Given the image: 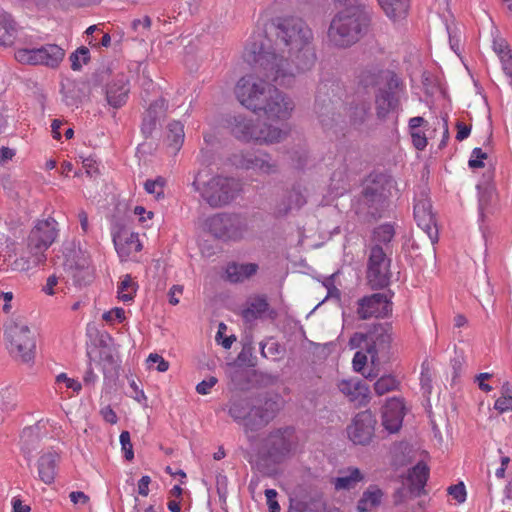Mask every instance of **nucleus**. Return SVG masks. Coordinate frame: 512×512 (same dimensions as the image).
<instances>
[{
    "instance_id": "56",
    "label": "nucleus",
    "mask_w": 512,
    "mask_h": 512,
    "mask_svg": "<svg viewBox=\"0 0 512 512\" xmlns=\"http://www.w3.org/2000/svg\"><path fill=\"white\" fill-rule=\"evenodd\" d=\"M56 383H64L67 388L72 389L74 392L81 390V383L75 379L69 378L65 373H61L56 377Z\"/></svg>"
},
{
    "instance_id": "47",
    "label": "nucleus",
    "mask_w": 512,
    "mask_h": 512,
    "mask_svg": "<svg viewBox=\"0 0 512 512\" xmlns=\"http://www.w3.org/2000/svg\"><path fill=\"white\" fill-rule=\"evenodd\" d=\"M164 185L165 179L159 176L154 180H146L144 183V189L147 193L153 194L156 199H160L164 196Z\"/></svg>"
},
{
    "instance_id": "5",
    "label": "nucleus",
    "mask_w": 512,
    "mask_h": 512,
    "mask_svg": "<svg viewBox=\"0 0 512 512\" xmlns=\"http://www.w3.org/2000/svg\"><path fill=\"white\" fill-rule=\"evenodd\" d=\"M393 341V327L391 323H375L368 330L354 333L348 342L350 349L364 348L369 354L372 363L381 358H388Z\"/></svg>"
},
{
    "instance_id": "37",
    "label": "nucleus",
    "mask_w": 512,
    "mask_h": 512,
    "mask_svg": "<svg viewBox=\"0 0 512 512\" xmlns=\"http://www.w3.org/2000/svg\"><path fill=\"white\" fill-rule=\"evenodd\" d=\"M251 404L246 399H237L234 400L230 406L228 413L233 418L234 421L241 424L243 427L245 425V421L247 420L249 410Z\"/></svg>"
},
{
    "instance_id": "61",
    "label": "nucleus",
    "mask_w": 512,
    "mask_h": 512,
    "mask_svg": "<svg viewBox=\"0 0 512 512\" xmlns=\"http://www.w3.org/2000/svg\"><path fill=\"white\" fill-rule=\"evenodd\" d=\"M493 50L498 55L499 58L504 56V54L509 53L511 50L508 48V44L505 40H495L493 42Z\"/></svg>"
},
{
    "instance_id": "9",
    "label": "nucleus",
    "mask_w": 512,
    "mask_h": 512,
    "mask_svg": "<svg viewBox=\"0 0 512 512\" xmlns=\"http://www.w3.org/2000/svg\"><path fill=\"white\" fill-rule=\"evenodd\" d=\"M205 228L222 242H239L249 230L248 220L244 215L229 212L211 215L205 220Z\"/></svg>"
},
{
    "instance_id": "17",
    "label": "nucleus",
    "mask_w": 512,
    "mask_h": 512,
    "mask_svg": "<svg viewBox=\"0 0 512 512\" xmlns=\"http://www.w3.org/2000/svg\"><path fill=\"white\" fill-rule=\"evenodd\" d=\"M105 100L114 110L126 105L130 94V80L124 73H115L105 85Z\"/></svg>"
},
{
    "instance_id": "7",
    "label": "nucleus",
    "mask_w": 512,
    "mask_h": 512,
    "mask_svg": "<svg viewBox=\"0 0 512 512\" xmlns=\"http://www.w3.org/2000/svg\"><path fill=\"white\" fill-rule=\"evenodd\" d=\"M231 133L244 142L254 141L259 144H272L285 139L287 132L277 127L255 123L243 115H235L227 120Z\"/></svg>"
},
{
    "instance_id": "49",
    "label": "nucleus",
    "mask_w": 512,
    "mask_h": 512,
    "mask_svg": "<svg viewBox=\"0 0 512 512\" xmlns=\"http://www.w3.org/2000/svg\"><path fill=\"white\" fill-rule=\"evenodd\" d=\"M121 450L124 453L126 460L131 461L134 458L133 445L131 443L130 433L128 431H122L120 434Z\"/></svg>"
},
{
    "instance_id": "40",
    "label": "nucleus",
    "mask_w": 512,
    "mask_h": 512,
    "mask_svg": "<svg viewBox=\"0 0 512 512\" xmlns=\"http://www.w3.org/2000/svg\"><path fill=\"white\" fill-rule=\"evenodd\" d=\"M39 443V435L37 428L26 427L23 429L21 434V449L22 451L30 455L37 447Z\"/></svg>"
},
{
    "instance_id": "25",
    "label": "nucleus",
    "mask_w": 512,
    "mask_h": 512,
    "mask_svg": "<svg viewBox=\"0 0 512 512\" xmlns=\"http://www.w3.org/2000/svg\"><path fill=\"white\" fill-rule=\"evenodd\" d=\"M337 386L339 391L352 402L361 403L368 393V387L358 378L342 379Z\"/></svg>"
},
{
    "instance_id": "29",
    "label": "nucleus",
    "mask_w": 512,
    "mask_h": 512,
    "mask_svg": "<svg viewBox=\"0 0 512 512\" xmlns=\"http://www.w3.org/2000/svg\"><path fill=\"white\" fill-rule=\"evenodd\" d=\"M340 473L343 475L335 477L331 481L336 491L354 489L364 479L363 473L356 467H348L346 470H341Z\"/></svg>"
},
{
    "instance_id": "15",
    "label": "nucleus",
    "mask_w": 512,
    "mask_h": 512,
    "mask_svg": "<svg viewBox=\"0 0 512 512\" xmlns=\"http://www.w3.org/2000/svg\"><path fill=\"white\" fill-rule=\"evenodd\" d=\"M233 160L236 166L260 174L271 175L279 171L278 162L262 150L240 152L233 156Z\"/></svg>"
},
{
    "instance_id": "24",
    "label": "nucleus",
    "mask_w": 512,
    "mask_h": 512,
    "mask_svg": "<svg viewBox=\"0 0 512 512\" xmlns=\"http://www.w3.org/2000/svg\"><path fill=\"white\" fill-rule=\"evenodd\" d=\"M390 76H398L395 72L379 67L364 69L359 75V83L365 88L380 87L389 82Z\"/></svg>"
},
{
    "instance_id": "55",
    "label": "nucleus",
    "mask_w": 512,
    "mask_h": 512,
    "mask_svg": "<svg viewBox=\"0 0 512 512\" xmlns=\"http://www.w3.org/2000/svg\"><path fill=\"white\" fill-rule=\"evenodd\" d=\"M368 355L369 354H367L366 351L365 352L357 351L354 354V357H353V360H352V364H353V369L356 372H362V370L364 369L365 365L367 364Z\"/></svg>"
},
{
    "instance_id": "10",
    "label": "nucleus",
    "mask_w": 512,
    "mask_h": 512,
    "mask_svg": "<svg viewBox=\"0 0 512 512\" xmlns=\"http://www.w3.org/2000/svg\"><path fill=\"white\" fill-rule=\"evenodd\" d=\"M405 95V84L398 76H390L388 83L375 92V112L377 119L385 121L391 113L402 111L401 99Z\"/></svg>"
},
{
    "instance_id": "36",
    "label": "nucleus",
    "mask_w": 512,
    "mask_h": 512,
    "mask_svg": "<svg viewBox=\"0 0 512 512\" xmlns=\"http://www.w3.org/2000/svg\"><path fill=\"white\" fill-rule=\"evenodd\" d=\"M478 202L479 214L484 219L488 214L492 213L493 204L496 201L495 190L490 185H478Z\"/></svg>"
},
{
    "instance_id": "48",
    "label": "nucleus",
    "mask_w": 512,
    "mask_h": 512,
    "mask_svg": "<svg viewBox=\"0 0 512 512\" xmlns=\"http://www.w3.org/2000/svg\"><path fill=\"white\" fill-rule=\"evenodd\" d=\"M68 274L71 276L73 283L77 286L87 285L93 279L92 268L81 269V271H74Z\"/></svg>"
},
{
    "instance_id": "39",
    "label": "nucleus",
    "mask_w": 512,
    "mask_h": 512,
    "mask_svg": "<svg viewBox=\"0 0 512 512\" xmlns=\"http://www.w3.org/2000/svg\"><path fill=\"white\" fill-rule=\"evenodd\" d=\"M15 34V21L9 15H4L0 21V44L11 45L15 39Z\"/></svg>"
},
{
    "instance_id": "44",
    "label": "nucleus",
    "mask_w": 512,
    "mask_h": 512,
    "mask_svg": "<svg viewBox=\"0 0 512 512\" xmlns=\"http://www.w3.org/2000/svg\"><path fill=\"white\" fill-rule=\"evenodd\" d=\"M136 284L132 281L130 275H125L118 285V298L124 302H128L134 298L136 293Z\"/></svg>"
},
{
    "instance_id": "20",
    "label": "nucleus",
    "mask_w": 512,
    "mask_h": 512,
    "mask_svg": "<svg viewBox=\"0 0 512 512\" xmlns=\"http://www.w3.org/2000/svg\"><path fill=\"white\" fill-rule=\"evenodd\" d=\"M321 90H319V94L316 96L315 100V113L324 129H332L335 127L341 118L339 113L340 102L334 101L329 97L322 96Z\"/></svg>"
},
{
    "instance_id": "35",
    "label": "nucleus",
    "mask_w": 512,
    "mask_h": 512,
    "mask_svg": "<svg viewBox=\"0 0 512 512\" xmlns=\"http://www.w3.org/2000/svg\"><path fill=\"white\" fill-rule=\"evenodd\" d=\"M99 361L102 365L104 378H115L118 375L119 361L108 346H102L99 351Z\"/></svg>"
},
{
    "instance_id": "63",
    "label": "nucleus",
    "mask_w": 512,
    "mask_h": 512,
    "mask_svg": "<svg viewBox=\"0 0 512 512\" xmlns=\"http://www.w3.org/2000/svg\"><path fill=\"white\" fill-rule=\"evenodd\" d=\"M101 415L103 419L110 424H116L118 421V417L114 410L110 406H106L101 409Z\"/></svg>"
},
{
    "instance_id": "8",
    "label": "nucleus",
    "mask_w": 512,
    "mask_h": 512,
    "mask_svg": "<svg viewBox=\"0 0 512 512\" xmlns=\"http://www.w3.org/2000/svg\"><path fill=\"white\" fill-rule=\"evenodd\" d=\"M4 335L9 353L17 360L28 363L35 357L36 333L22 318H12L5 323Z\"/></svg>"
},
{
    "instance_id": "42",
    "label": "nucleus",
    "mask_w": 512,
    "mask_h": 512,
    "mask_svg": "<svg viewBox=\"0 0 512 512\" xmlns=\"http://www.w3.org/2000/svg\"><path fill=\"white\" fill-rule=\"evenodd\" d=\"M494 408L499 413L512 410V385L509 382L502 385L501 396L495 401Z\"/></svg>"
},
{
    "instance_id": "3",
    "label": "nucleus",
    "mask_w": 512,
    "mask_h": 512,
    "mask_svg": "<svg viewBox=\"0 0 512 512\" xmlns=\"http://www.w3.org/2000/svg\"><path fill=\"white\" fill-rule=\"evenodd\" d=\"M370 21L365 3L355 0L333 17L328 29L329 41L337 47H349L367 33Z\"/></svg>"
},
{
    "instance_id": "60",
    "label": "nucleus",
    "mask_w": 512,
    "mask_h": 512,
    "mask_svg": "<svg viewBox=\"0 0 512 512\" xmlns=\"http://www.w3.org/2000/svg\"><path fill=\"white\" fill-rule=\"evenodd\" d=\"M499 59L505 74L512 78V52L510 51L509 53L504 54V56Z\"/></svg>"
},
{
    "instance_id": "59",
    "label": "nucleus",
    "mask_w": 512,
    "mask_h": 512,
    "mask_svg": "<svg viewBox=\"0 0 512 512\" xmlns=\"http://www.w3.org/2000/svg\"><path fill=\"white\" fill-rule=\"evenodd\" d=\"M151 26V19L149 16H144L142 19H134L131 23V27L134 31L149 30Z\"/></svg>"
},
{
    "instance_id": "4",
    "label": "nucleus",
    "mask_w": 512,
    "mask_h": 512,
    "mask_svg": "<svg viewBox=\"0 0 512 512\" xmlns=\"http://www.w3.org/2000/svg\"><path fill=\"white\" fill-rule=\"evenodd\" d=\"M58 223L53 218L39 220L31 229L27 238L24 254L15 260L17 269L27 271L46 261L45 252L58 236Z\"/></svg>"
},
{
    "instance_id": "6",
    "label": "nucleus",
    "mask_w": 512,
    "mask_h": 512,
    "mask_svg": "<svg viewBox=\"0 0 512 512\" xmlns=\"http://www.w3.org/2000/svg\"><path fill=\"white\" fill-rule=\"evenodd\" d=\"M201 172H197L192 182L195 192L212 208L230 204L241 191V184L233 177L213 176L207 182L201 183Z\"/></svg>"
},
{
    "instance_id": "57",
    "label": "nucleus",
    "mask_w": 512,
    "mask_h": 512,
    "mask_svg": "<svg viewBox=\"0 0 512 512\" xmlns=\"http://www.w3.org/2000/svg\"><path fill=\"white\" fill-rule=\"evenodd\" d=\"M147 362L149 364L157 363L156 370L158 372H165L169 368V363L162 356L156 353H151L147 358Z\"/></svg>"
},
{
    "instance_id": "1",
    "label": "nucleus",
    "mask_w": 512,
    "mask_h": 512,
    "mask_svg": "<svg viewBox=\"0 0 512 512\" xmlns=\"http://www.w3.org/2000/svg\"><path fill=\"white\" fill-rule=\"evenodd\" d=\"M277 45L287 48L288 58L276 54L275 51L261 50L255 62L262 69L263 76L280 86L292 84L296 73L312 68L316 61L313 47V32L307 23L298 17L280 18L276 24Z\"/></svg>"
},
{
    "instance_id": "58",
    "label": "nucleus",
    "mask_w": 512,
    "mask_h": 512,
    "mask_svg": "<svg viewBox=\"0 0 512 512\" xmlns=\"http://www.w3.org/2000/svg\"><path fill=\"white\" fill-rule=\"evenodd\" d=\"M102 317L107 322H111L113 320L122 322L125 319V312L122 308H114L108 312H105Z\"/></svg>"
},
{
    "instance_id": "13",
    "label": "nucleus",
    "mask_w": 512,
    "mask_h": 512,
    "mask_svg": "<svg viewBox=\"0 0 512 512\" xmlns=\"http://www.w3.org/2000/svg\"><path fill=\"white\" fill-rule=\"evenodd\" d=\"M390 290L384 293H373L363 296L357 301L356 314L360 320L385 318L392 312V297Z\"/></svg>"
},
{
    "instance_id": "27",
    "label": "nucleus",
    "mask_w": 512,
    "mask_h": 512,
    "mask_svg": "<svg viewBox=\"0 0 512 512\" xmlns=\"http://www.w3.org/2000/svg\"><path fill=\"white\" fill-rule=\"evenodd\" d=\"M370 103L364 99L352 100L347 108L346 113L349 123L354 128L361 127L370 116Z\"/></svg>"
},
{
    "instance_id": "64",
    "label": "nucleus",
    "mask_w": 512,
    "mask_h": 512,
    "mask_svg": "<svg viewBox=\"0 0 512 512\" xmlns=\"http://www.w3.org/2000/svg\"><path fill=\"white\" fill-rule=\"evenodd\" d=\"M98 376L94 372L91 364L88 365L87 370L84 373L83 381L86 386H94V384L97 382Z\"/></svg>"
},
{
    "instance_id": "54",
    "label": "nucleus",
    "mask_w": 512,
    "mask_h": 512,
    "mask_svg": "<svg viewBox=\"0 0 512 512\" xmlns=\"http://www.w3.org/2000/svg\"><path fill=\"white\" fill-rule=\"evenodd\" d=\"M217 382L218 379L216 377L210 376L197 384L196 391L201 395H207L210 393L211 389L217 384Z\"/></svg>"
},
{
    "instance_id": "21",
    "label": "nucleus",
    "mask_w": 512,
    "mask_h": 512,
    "mask_svg": "<svg viewBox=\"0 0 512 512\" xmlns=\"http://www.w3.org/2000/svg\"><path fill=\"white\" fill-rule=\"evenodd\" d=\"M306 203L305 189L300 185H294L290 190H287L276 203L274 213L277 217H284L292 211L301 209Z\"/></svg>"
},
{
    "instance_id": "14",
    "label": "nucleus",
    "mask_w": 512,
    "mask_h": 512,
    "mask_svg": "<svg viewBox=\"0 0 512 512\" xmlns=\"http://www.w3.org/2000/svg\"><path fill=\"white\" fill-rule=\"evenodd\" d=\"M295 445L294 428L285 427L271 431L264 440L263 448L275 463L282 462Z\"/></svg>"
},
{
    "instance_id": "26",
    "label": "nucleus",
    "mask_w": 512,
    "mask_h": 512,
    "mask_svg": "<svg viewBox=\"0 0 512 512\" xmlns=\"http://www.w3.org/2000/svg\"><path fill=\"white\" fill-rule=\"evenodd\" d=\"M58 461L59 455L56 452H47L38 459V475L45 484L54 482Z\"/></svg>"
},
{
    "instance_id": "2",
    "label": "nucleus",
    "mask_w": 512,
    "mask_h": 512,
    "mask_svg": "<svg viewBox=\"0 0 512 512\" xmlns=\"http://www.w3.org/2000/svg\"><path fill=\"white\" fill-rule=\"evenodd\" d=\"M235 95L241 105L254 113L263 112L270 120H285L294 108L293 102L274 85L255 75L241 77Z\"/></svg>"
},
{
    "instance_id": "50",
    "label": "nucleus",
    "mask_w": 512,
    "mask_h": 512,
    "mask_svg": "<svg viewBox=\"0 0 512 512\" xmlns=\"http://www.w3.org/2000/svg\"><path fill=\"white\" fill-rule=\"evenodd\" d=\"M14 406L13 395L9 390L0 393V423L3 422V412L12 409Z\"/></svg>"
},
{
    "instance_id": "11",
    "label": "nucleus",
    "mask_w": 512,
    "mask_h": 512,
    "mask_svg": "<svg viewBox=\"0 0 512 512\" xmlns=\"http://www.w3.org/2000/svg\"><path fill=\"white\" fill-rule=\"evenodd\" d=\"M382 246H370L367 262V281L372 289H383L390 283L391 259Z\"/></svg>"
},
{
    "instance_id": "19",
    "label": "nucleus",
    "mask_w": 512,
    "mask_h": 512,
    "mask_svg": "<svg viewBox=\"0 0 512 512\" xmlns=\"http://www.w3.org/2000/svg\"><path fill=\"white\" fill-rule=\"evenodd\" d=\"M414 219L419 228H421L434 244L438 241V229L436 226L435 215L432 212L431 201L424 196L417 199L414 204Z\"/></svg>"
},
{
    "instance_id": "16",
    "label": "nucleus",
    "mask_w": 512,
    "mask_h": 512,
    "mask_svg": "<svg viewBox=\"0 0 512 512\" xmlns=\"http://www.w3.org/2000/svg\"><path fill=\"white\" fill-rule=\"evenodd\" d=\"M280 406L277 400L266 398L258 405H251L247 420L245 421V432H256L267 426L277 415Z\"/></svg>"
},
{
    "instance_id": "18",
    "label": "nucleus",
    "mask_w": 512,
    "mask_h": 512,
    "mask_svg": "<svg viewBox=\"0 0 512 512\" xmlns=\"http://www.w3.org/2000/svg\"><path fill=\"white\" fill-rule=\"evenodd\" d=\"M376 420L373 414L368 411H362L356 414L352 423L347 427L349 439L354 444L367 445L374 435Z\"/></svg>"
},
{
    "instance_id": "53",
    "label": "nucleus",
    "mask_w": 512,
    "mask_h": 512,
    "mask_svg": "<svg viewBox=\"0 0 512 512\" xmlns=\"http://www.w3.org/2000/svg\"><path fill=\"white\" fill-rule=\"evenodd\" d=\"M410 135L412 138L413 146L417 150L423 151L427 146V138L425 136V133L420 130H416V131H410Z\"/></svg>"
},
{
    "instance_id": "52",
    "label": "nucleus",
    "mask_w": 512,
    "mask_h": 512,
    "mask_svg": "<svg viewBox=\"0 0 512 512\" xmlns=\"http://www.w3.org/2000/svg\"><path fill=\"white\" fill-rule=\"evenodd\" d=\"M448 494L451 495L458 503H463L466 500V489L465 485L460 482L455 485H451L448 488Z\"/></svg>"
},
{
    "instance_id": "51",
    "label": "nucleus",
    "mask_w": 512,
    "mask_h": 512,
    "mask_svg": "<svg viewBox=\"0 0 512 512\" xmlns=\"http://www.w3.org/2000/svg\"><path fill=\"white\" fill-rule=\"evenodd\" d=\"M486 158L487 153L483 152L481 148L476 147L472 150L471 157L468 161V165L472 169L484 167L483 160Z\"/></svg>"
},
{
    "instance_id": "33",
    "label": "nucleus",
    "mask_w": 512,
    "mask_h": 512,
    "mask_svg": "<svg viewBox=\"0 0 512 512\" xmlns=\"http://www.w3.org/2000/svg\"><path fill=\"white\" fill-rule=\"evenodd\" d=\"M384 13L392 20H400L406 17L410 0H378Z\"/></svg>"
},
{
    "instance_id": "32",
    "label": "nucleus",
    "mask_w": 512,
    "mask_h": 512,
    "mask_svg": "<svg viewBox=\"0 0 512 512\" xmlns=\"http://www.w3.org/2000/svg\"><path fill=\"white\" fill-rule=\"evenodd\" d=\"M383 498V492L377 486H369L357 503L358 512H370L378 507Z\"/></svg>"
},
{
    "instance_id": "30",
    "label": "nucleus",
    "mask_w": 512,
    "mask_h": 512,
    "mask_svg": "<svg viewBox=\"0 0 512 512\" xmlns=\"http://www.w3.org/2000/svg\"><path fill=\"white\" fill-rule=\"evenodd\" d=\"M428 477V466L423 462L417 463L409 473L410 492L415 496H420L424 492Z\"/></svg>"
},
{
    "instance_id": "12",
    "label": "nucleus",
    "mask_w": 512,
    "mask_h": 512,
    "mask_svg": "<svg viewBox=\"0 0 512 512\" xmlns=\"http://www.w3.org/2000/svg\"><path fill=\"white\" fill-rule=\"evenodd\" d=\"M65 57V50L57 44H46L38 48H21L15 52V59L22 64L42 65L51 69L59 67Z\"/></svg>"
},
{
    "instance_id": "31",
    "label": "nucleus",
    "mask_w": 512,
    "mask_h": 512,
    "mask_svg": "<svg viewBox=\"0 0 512 512\" xmlns=\"http://www.w3.org/2000/svg\"><path fill=\"white\" fill-rule=\"evenodd\" d=\"M165 110V100L159 99L150 104L147 109L143 121L141 130L142 133L147 137L151 135L152 131L155 129L156 122L159 118L160 114H163Z\"/></svg>"
},
{
    "instance_id": "34",
    "label": "nucleus",
    "mask_w": 512,
    "mask_h": 512,
    "mask_svg": "<svg viewBox=\"0 0 512 512\" xmlns=\"http://www.w3.org/2000/svg\"><path fill=\"white\" fill-rule=\"evenodd\" d=\"M395 236V228L391 223H384L374 228L371 246H382L387 252H392L390 242Z\"/></svg>"
},
{
    "instance_id": "45",
    "label": "nucleus",
    "mask_w": 512,
    "mask_h": 512,
    "mask_svg": "<svg viewBox=\"0 0 512 512\" xmlns=\"http://www.w3.org/2000/svg\"><path fill=\"white\" fill-rule=\"evenodd\" d=\"M64 267L67 273L81 271V269L91 268L88 258L85 255H83L80 251L78 253H75L73 258H68L64 263Z\"/></svg>"
},
{
    "instance_id": "46",
    "label": "nucleus",
    "mask_w": 512,
    "mask_h": 512,
    "mask_svg": "<svg viewBox=\"0 0 512 512\" xmlns=\"http://www.w3.org/2000/svg\"><path fill=\"white\" fill-rule=\"evenodd\" d=\"M69 59L72 70L78 71L83 64H87L90 60V51L87 47L81 46L70 55Z\"/></svg>"
},
{
    "instance_id": "23",
    "label": "nucleus",
    "mask_w": 512,
    "mask_h": 512,
    "mask_svg": "<svg viewBox=\"0 0 512 512\" xmlns=\"http://www.w3.org/2000/svg\"><path fill=\"white\" fill-rule=\"evenodd\" d=\"M115 249L122 260L142 250V244L137 233H122L113 236Z\"/></svg>"
},
{
    "instance_id": "43",
    "label": "nucleus",
    "mask_w": 512,
    "mask_h": 512,
    "mask_svg": "<svg viewBox=\"0 0 512 512\" xmlns=\"http://www.w3.org/2000/svg\"><path fill=\"white\" fill-rule=\"evenodd\" d=\"M184 126L179 121H172L168 124L167 138L170 141V145L178 150L184 141Z\"/></svg>"
},
{
    "instance_id": "38",
    "label": "nucleus",
    "mask_w": 512,
    "mask_h": 512,
    "mask_svg": "<svg viewBox=\"0 0 512 512\" xmlns=\"http://www.w3.org/2000/svg\"><path fill=\"white\" fill-rule=\"evenodd\" d=\"M269 308V304L265 297H257L253 299L248 307L243 310V317L247 321L255 320L261 317Z\"/></svg>"
},
{
    "instance_id": "28",
    "label": "nucleus",
    "mask_w": 512,
    "mask_h": 512,
    "mask_svg": "<svg viewBox=\"0 0 512 512\" xmlns=\"http://www.w3.org/2000/svg\"><path fill=\"white\" fill-rule=\"evenodd\" d=\"M258 268L256 263L231 262L226 266L225 273L231 283H241L255 275Z\"/></svg>"
},
{
    "instance_id": "41",
    "label": "nucleus",
    "mask_w": 512,
    "mask_h": 512,
    "mask_svg": "<svg viewBox=\"0 0 512 512\" xmlns=\"http://www.w3.org/2000/svg\"><path fill=\"white\" fill-rule=\"evenodd\" d=\"M400 382L393 375H383L374 383V391L377 395L382 396L386 393L399 389Z\"/></svg>"
},
{
    "instance_id": "62",
    "label": "nucleus",
    "mask_w": 512,
    "mask_h": 512,
    "mask_svg": "<svg viewBox=\"0 0 512 512\" xmlns=\"http://www.w3.org/2000/svg\"><path fill=\"white\" fill-rule=\"evenodd\" d=\"M456 127H457L456 139L458 141H463L469 137L470 132H471L470 126L464 124L463 122H457Z\"/></svg>"
},
{
    "instance_id": "22",
    "label": "nucleus",
    "mask_w": 512,
    "mask_h": 512,
    "mask_svg": "<svg viewBox=\"0 0 512 512\" xmlns=\"http://www.w3.org/2000/svg\"><path fill=\"white\" fill-rule=\"evenodd\" d=\"M404 402L400 398L387 400L382 412V425L390 433H396L402 426L404 418Z\"/></svg>"
}]
</instances>
